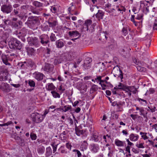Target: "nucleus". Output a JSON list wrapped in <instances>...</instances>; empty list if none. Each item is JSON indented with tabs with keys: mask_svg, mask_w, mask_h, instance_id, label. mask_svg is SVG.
I'll use <instances>...</instances> for the list:
<instances>
[{
	"mask_svg": "<svg viewBox=\"0 0 157 157\" xmlns=\"http://www.w3.org/2000/svg\"><path fill=\"white\" fill-rule=\"evenodd\" d=\"M29 28L34 29L37 28L40 24L39 18L35 16H31L28 17L27 21L25 23Z\"/></svg>",
	"mask_w": 157,
	"mask_h": 157,
	"instance_id": "f257e3e1",
	"label": "nucleus"
},
{
	"mask_svg": "<svg viewBox=\"0 0 157 157\" xmlns=\"http://www.w3.org/2000/svg\"><path fill=\"white\" fill-rule=\"evenodd\" d=\"M9 45L10 49L20 50L22 48L23 44L17 38L12 37L10 39Z\"/></svg>",
	"mask_w": 157,
	"mask_h": 157,
	"instance_id": "f03ea898",
	"label": "nucleus"
},
{
	"mask_svg": "<svg viewBox=\"0 0 157 157\" xmlns=\"http://www.w3.org/2000/svg\"><path fill=\"white\" fill-rule=\"evenodd\" d=\"M17 65L21 68L23 69L27 68L28 67L35 69L36 67L35 63L31 59H28L24 62H19Z\"/></svg>",
	"mask_w": 157,
	"mask_h": 157,
	"instance_id": "7ed1b4c3",
	"label": "nucleus"
},
{
	"mask_svg": "<svg viewBox=\"0 0 157 157\" xmlns=\"http://www.w3.org/2000/svg\"><path fill=\"white\" fill-rule=\"evenodd\" d=\"M39 39L40 43L42 45L44 46L47 45L48 47H51L50 40L48 35L43 34L39 36Z\"/></svg>",
	"mask_w": 157,
	"mask_h": 157,
	"instance_id": "20e7f679",
	"label": "nucleus"
},
{
	"mask_svg": "<svg viewBox=\"0 0 157 157\" xmlns=\"http://www.w3.org/2000/svg\"><path fill=\"white\" fill-rule=\"evenodd\" d=\"M27 40L29 45L39 47L40 45V42L38 38L36 37H29L27 38Z\"/></svg>",
	"mask_w": 157,
	"mask_h": 157,
	"instance_id": "39448f33",
	"label": "nucleus"
},
{
	"mask_svg": "<svg viewBox=\"0 0 157 157\" xmlns=\"http://www.w3.org/2000/svg\"><path fill=\"white\" fill-rule=\"evenodd\" d=\"M1 10L4 14L10 13L13 10V8L12 5L10 3H6L2 5L1 6Z\"/></svg>",
	"mask_w": 157,
	"mask_h": 157,
	"instance_id": "423d86ee",
	"label": "nucleus"
},
{
	"mask_svg": "<svg viewBox=\"0 0 157 157\" xmlns=\"http://www.w3.org/2000/svg\"><path fill=\"white\" fill-rule=\"evenodd\" d=\"M31 117L33 121L36 123L41 122L44 118L42 115L37 112L32 113Z\"/></svg>",
	"mask_w": 157,
	"mask_h": 157,
	"instance_id": "0eeeda50",
	"label": "nucleus"
},
{
	"mask_svg": "<svg viewBox=\"0 0 157 157\" xmlns=\"http://www.w3.org/2000/svg\"><path fill=\"white\" fill-rule=\"evenodd\" d=\"M89 148L90 151L93 153L98 152L100 150L99 145L94 143L91 144L89 146Z\"/></svg>",
	"mask_w": 157,
	"mask_h": 157,
	"instance_id": "6e6552de",
	"label": "nucleus"
},
{
	"mask_svg": "<svg viewBox=\"0 0 157 157\" xmlns=\"http://www.w3.org/2000/svg\"><path fill=\"white\" fill-rule=\"evenodd\" d=\"M54 68V66L52 64L45 63V66L43 68L44 71L46 72L47 73L49 74L52 72Z\"/></svg>",
	"mask_w": 157,
	"mask_h": 157,
	"instance_id": "1a4fd4ad",
	"label": "nucleus"
},
{
	"mask_svg": "<svg viewBox=\"0 0 157 157\" xmlns=\"http://www.w3.org/2000/svg\"><path fill=\"white\" fill-rule=\"evenodd\" d=\"M68 34L69 37L72 38L77 37L76 38L72 39V40L74 41L79 38L81 36V34L77 31H72L68 32Z\"/></svg>",
	"mask_w": 157,
	"mask_h": 157,
	"instance_id": "9d476101",
	"label": "nucleus"
},
{
	"mask_svg": "<svg viewBox=\"0 0 157 157\" xmlns=\"http://www.w3.org/2000/svg\"><path fill=\"white\" fill-rule=\"evenodd\" d=\"M0 89L5 93L10 92V90L9 85L4 82H2L0 84Z\"/></svg>",
	"mask_w": 157,
	"mask_h": 157,
	"instance_id": "9b49d317",
	"label": "nucleus"
},
{
	"mask_svg": "<svg viewBox=\"0 0 157 157\" xmlns=\"http://www.w3.org/2000/svg\"><path fill=\"white\" fill-rule=\"evenodd\" d=\"M25 49L27 55L29 57L34 56L36 55V50L31 47L28 46L25 47Z\"/></svg>",
	"mask_w": 157,
	"mask_h": 157,
	"instance_id": "f8f14e48",
	"label": "nucleus"
},
{
	"mask_svg": "<svg viewBox=\"0 0 157 157\" xmlns=\"http://www.w3.org/2000/svg\"><path fill=\"white\" fill-rule=\"evenodd\" d=\"M33 77L38 81H40L43 80L44 75L42 73L36 71L33 74Z\"/></svg>",
	"mask_w": 157,
	"mask_h": 157,
	"instance_id": "ddd939ff",
	"label": "nucleus"
},
{
	"mask_svg": "<svg viewBox=\"0 0 157 157\" xmlns=\"http://www.w3.org/2000/svg\"><path fill=\"white\" fill-rule=\"evenodd\" d=\"M81 127L76 126L75 127V134L78 136H80L83 135L86 132V129H82Z\"/></svg>",
	"mask_w": 157,
	"mask_h": 157,
	"instance_id": "4468645a",
	"label": "nucleus"
},
{
	"mask_svg": "<svg viewBox=\"0 0 157 157\" xmlns=\"http://www.w3.org/2000/svg\"><path fill=\"white\" fill-rule=\"evenodd\" d=\"M46 21L48 23L50 27H55L57 25V21L53 17H49Z\"/></svg>",
	"mask_w": 157,
	"mask_h": 157,
	"instance_id": "2eb2a0df",
	"label": "nucleus"
},
{
	"mask_svg": "<svg viewBox=\"0 0 157 157\" xmlns=\"http://www.w3.org/2000/svg\"><path fill=\"white\" fill-rule=\"evenodd\" d=\"M7 79V73L4 69L0 71V81H4Z\"/></svg>",
	"mask_w": 157,
	"mask_h": 157,
	"instance_id": "dca6fc26",
	"label": "nucleus"
},
{
	"mask_svg": "<svg viewBox=\"0 0 157 157\" xmlns=\"http://www.w3.org/2000/svg\"><path fill=\"white\" fill-rule=\"evenodd\" d=\"M22 25L21 21L18 20L16 22H12L11 26L13 28L18 29L21 28Z\"/></svg>",
	"mask_w": 157,
	"mask_h": 157,
	"instance_id": "f3484780",
	"label": "nucleus"
},
{
	"mask_svg": "<svg viewBox=\"0 0 157 157\" xmlns=\"http://www.w3.org/2000/svg\"><path fill=\"white\" fill-rule=\"evenodd\" d=\"M9 56L8 55H6L2 54L1 55V59L3 63L6 65H10V64L8 62L9 59Z\"/></svg>",
	"mask_w": 157,
	"mask_h": 157,
	"instance_id": "a211bd4d",
	"label": "nucleus"
},
{
	"mask_svg": "<svg viewBox=\"0 0 157 157\" xmlns=\"http://www.w3.org/2000/svg\"><path fill=\"white\" fill-rule=\"evenodd\" d=\"M21 10L20 8L18 9H14L13 11L11 13V15H14L20 17L21 19L23 18L24 16L21 15Z\"/></svg>",
	"mask_w": 157,
	"mask_h": 157,
	"instance_id": "6ab92c4d",
	"label": "nucleus"
},
{
	"mask_svg": "<svg viewBox=\"0 0 157 157\" xmlns=\"http://www.w3.org/2000/svg\"><path fill=\"white\" fill-rule=\"evenodd\" d=\"M118 86L119 87L120 90L124 91L129 90V88L131 87V86H128L121 82L119 83Z\"/></svg>",
	"mask_w": 157,
	"mask_h": 157,
	"instance_id": "aec40b11",
	"label": "nucleus"
},
{
	"mask_svg": "<svg viewBox=\"0 0 157 157\" xmlns=\"http://www.w3.org/2000/svg\"><path fill=\"white\" fill-rule=\"evenodd\" d=\"M63 40L62 39H59L57 40L55 42V45L57 48H61L64 46Z\"/></svg>",
	"mask_w": 157,
	"mask_h": 157,
	"instance_id": "412c9836",
	"label": "nucleus"
},
{
	"mask_svg": "<svg viewBox=\"0 0 157 157\" xmlns=\"http://www.w3.org/2000/svg\"><path fill=\"white\" fill-rule=\"evenodd\" d=\"M108 47L109 49L110 50H114L117 49V42L113 40L112 44L109 45Z\"/></svg>",
	"mask_w": 157,
	"mask_h": 157,
	"instance_id": "4be33fe9",
	"label": "nucleus"
},
{
	"mask_svg": "<svg viewBox=\"0 0 157 157\" xmlns=\"http://www.w3.org/2000/svg\"><path fill=\"white\" fill-rule=\"evenodd\" d=\"M33 5L35 6L36 8H39V11H40L42 10L41 7H44V4L40 2L36 1H34L33 3Z\"/></svg>",
	"mask_w": 157,
	"mask_h": 157,
	"instance_id": "5701e85b",
	"label": "nucleus"
},
{
	"mask_svg": "<svg viewBox=\"0 0 157 157\" xmlns=\"http://www.w3.org/2000/svg\"><path fill=\"white\" fill-rule=\"evenodd\" d=\"M88 144L87 141L86 140L83 141V143L80 146L79 149L81 151H84L86 150L87 148Z\"/></svg>",
	"mask_w": 157,
	"mask_h": 157,
	"instance_id": "b1692460",
	"label": "nucleus"
},
{
	"mask_svg": "<svg viewBox=\"0 0 157 157\" xmlns=\"http://www.w3.org/2000/svg\"><path fill=\"white\" fill-rule=\"evenodd\" d=\"M45 88L47 90H54L56 88L55 86L52 83H48L45 86Z\"/></svg>",
	"mask_w": 157,
	"mask_h": 157,
	"instance_id": "393cba45",
	"label": "nucleus"
},
{
	"mask_svg": "<svg viewBox=\"0 0 157 157\" xmlns=\"http://www.w3.org/2000/svg\"><path fill=\"white\" fill-rule=\"evenodd\" d=\"M139 136L136 134L131 133L129 136L130 140L132 141H136L138 140Z\"/></svg>",
	"mask_w": 157,
	"mask_h": 157,
	"instance_id": "a878e982",
	"label": "nucleus"
},
{
	"mask_svg": "<svg viewBox=\"0 0 157 157\" xmlns=\"http://www.w3.org/2000/svg\"><path fill=\"white\" fill-rule=\"evenodd\" d=\"M95 16L97 18L100 20V19H102L103 16L104 15V13L101 10H99L98 13L95 14Z\"/></svg>",
	"mask_w": 157,
	"mask_h": 157,
	"instance_id": "bb28decb",
	"label": "nucleus"
},
{
	"mask_svg": "<svg viewBox=\"0 0 157 157\" xmlns=\"http://www.w3.org/2000/svg\"><path fill=\"white\" fill-rule=\"evenodd\" d=\"M58 152H56V154H67V151L65 149L64 145L61 146L58 149Z\"/></svg>",
	"mask_w": 157,
	"mask_h": 157,
	"instance_id": "cd10ccee",
	"label": "nucleus"
},
{
	"mask_svg": "<svg viewBox=\"0 0 157 157\" xmlns=\"http://www.w3.org/2000/svg\"><path fill=\"white\" fill-rule=\"evenodd\" d=\"M45 151V147L43 146L39 145L37 148V152L39 155L43 154L44 152Z\"/></svg>",
	"mask_w": 157,
	"mask_h": 157,
	"instance_id": "c85d7f7f",
	"label": "nucleus"
},
{
	"mask_svg": "<svg viewBox=\"0 0 157 157\" xmlns=\"http://www.w3.org/2000/svg\"><path fill=\"white\" fill-rule=\"evenodd\" d=\"M52 150L50 146L46 148L45 156L46 157H49L52 155Z\"/></svg>",
	"mask_w": 157,
	"mask_h": 157,
	"instance_id": "c756f323",
	"label": "nucleus"
},
{
	"mask_svg": "<svg viewBox=\"0 0 157 157\" xmlns=\"http://www.w3.org/2000/svg\"><path fill=\"white\" fill-rule=\"evenodd\" d=\"M92 135L91 139L93 141L95 142H98L99 141V136L98 133H94Z\"/></svg>",
	"mask_w": 157,
	"mask_h": 157,
	"instance_id": "7c9ffc66",
	"label": "nucleus"
},
{
	"mask_svg": "<svg viewBox=\"0 0 157 157\" xmlns=\"http://www.w3.org/2000/svg\"><path fill=\"white\" fill-rule=\"evenodd\" d=\"M57 34L56 35L54 33H52L49 37L50 42H56L57 40V38L56 37V36H58Z\"/></svg>",
	"mask_w": 157,
	"mask_h": 157,
	"instance_id": "2f4dec72",
	"label": "nucleus"
},
{
	"mask_svg": "<svg viewBox=\"0 0 157 157\" xmlns=\"http://www.w3.org/2000/svg\"><path fill=\"white\" fill-rule=\"evenodd\" d=\"M107 36L105 34H100L99 40H100L103 43H105L106 42L108 38Z\"/></svg>",
	"mask_w": 157,
	"mask_h": 157,
	"instance_id": "473e14b6",
	"label": "nucleus"
},
{
	"mask_svg": "<svg viewBox=\"0 0 157 157\" xmlns=\"http://www.w3.org/2000/svg\"><path fill=\"white\" fill-rule=\"evenodd\" d=\"M61 105H62V107L63 108V112H66L70 110H71L72 109L71 105H64V104L62 102Z\"/></svg>",
	"mask_w": 157,
	"mask_h": 157,
	"instance_id": "72a5a7b5",
	"label": "nucleus"
},
{
	"mask_svg": "<svg viewBox=\"0 0 157 157\" xmlns=\"http://www.w3.org/2000/svg\"><path fill=\"white\" fill-rule=\"evenodd\" d=\"M140 115L143 116L144 118L147 117V111L144 109V108H140Z\"/></svg>",
	"mask_w": 157,
	"mask_h": 157,
	"instance_id": "f704fd0d",
	"label": "nucleus"
},
{
	"mask_svg": "<svg viewBox=\"0 0 157 157\" xmlns=\"http://www.w3.org/2000/svg\"><path fill=\"white\" fill-rule=\"evenodd\" d=\"M17 144L21 147H23L25 145V141L24 139L20 136L19 140H17Z\"/></svg>",
	"mask_w": 157,
	"mask_h": 157,
	"instance_id": "c9c22d12",
	"label": "nucleus"
},
{
	"mask_svg": "<svg viewBox=\"0 0 157 157\" xmlns=\"http://www.w3.org/2000/svg\"><path fill=\"white\" fill-rule=\"evenodd\" d=\"M25 84L27 85L28 83L29 86L31 87H34L35 86V82L32 79H29L28 80H25Z\"/></svg>",
	"mask_w": 157,
	"mask_h": 157,
	"instance_id": "e433bc0d",
	"label": "nucleus"
},
{
	"mask_svg": "<svg viewBox=\"0 0 157 157\" xmlns=\"http://www.w3.org/2000/svg\"><path fill=\"white\" fill-rule=\"evenodd\" d=\"M117 71H119V75H118L115 74L114 75V76L115 77L117 76L118 78H121V80H122L123 78V73L119 67H118V68L117 69Z\"/></svg>",
	"mask_w": 157,
	"mask_h": 157,
	"instance_id": "4c0bfd02",
	"label": "nucleus"
},
{
	"mask_svg": "<svg viewBox=\"0 0 157 157\" xmlns=\"http://www.w3.org/2000/svg\"><path fill=\"white\" fill-rule=\"evenodd\" d=\"M50 145L52 147L53 149L52 153H53L56 154V152L57 150V147L58 144H56L55 142H52L50 144Z\"/></svg>",
	"mask_w": 157,
	"mask_h": 157,
	"instance_id": "58836bf2",
	"label": "nucleus"
},
{
	"mask_svg": "<svg viewBox=\"0 0 157 157\" xmlns=\"http://www.w3.org/2000/svg\"><path fill=\"white\" fill-rule=\"evenodd\" d=\"M124 141H121L118 139H116L115 140V144L118 147H123L124 143Z\"/></svg>",
	"mask_w": 157,
	"mask_h": 157,
	"instance_id": "ea45409f",
	"label": "nucleus"
},
{
	"mask_svg": "<svg viewBox=\"0 0 157 157\" xmlns=\"http://www.w3.org/2000/svg\"><path fill=\"white\" fill-rule=\"evenodd\" d=\"M128 27L129 26L128 25H126L123 27L122 29L121 32L122 34L124 36H126L128 34Z\"/></svg>",
	"mask_w": 157,
	"mask_h": 157,
	"instance_id": "a19ab883",
	"label": "nucleus"
},
{
	"mask_svg": "<svg viewBox=\"0 0 157 157\" xmlns=\"http://www.w3.org/2000/svg\"><path fill=\"white\" fill-rule=\"evenodd\" d=\"M147 3H149V1H146ZM144 7L143 11L144 12L145 14H147V13L149 12V6H147V4L146 3H144Z\"/></svg>",
	"mask_w": 157,
	"mask_h": 157,
	"instance_id": "79ce46f5",
	"label": "nucleus"
},
{
	"mask_svg": "<svg viewBox=\"0 0 157 157\" xmlns=\"http://www.w3.org/2000/svg\"><path fill=\"white\" fill-rule=\"evenodd\" d=\"M98 90V86L95 84H93L91 88H90V93L91 94H93Z\"/></svg>",
	"mask_w": 157,
	"mask_h": 157,
	"instance_id": "37998d69",
	"label": "nucleus"
},
{
	"mask_svg": "<svg viewBox=\"0 0 157 157\" xmlns=\"http://www.w3.org/2000/svg\"><path fill=\"white\" fill-rule=\"evenodd\" d=\"M116 9L118 11H123L125 12L126 10V9L125 7L120 5L116 6Z\"/></svg>",
	"mask_w": 157,
	"mask_h": 157,
	"instance_id": "c03bdc74",
	"label": "nucleus"
},
{
	"mask_svg": "<svg viewBox=\"0 0 157 157\" xmlns=\"http://www.w3.org/2000/svg\"><path fill=\"white\" fill-rule=\"evenodd\" d=\"M50 48L48 47V46L46 47L45 52V54L48 57H49L50 56V54L52 52V50Z\"/></svg>",
	"mask_w": 157,
	"mask_h": 157,
	"instance_id": "a18cd8bd",
	"label": "nucleus"
},
{
	"mask_svg": "<svg viewBox=\"0 0 157 157\" xmlns=\"http://www.w3.org/2000/svg\"><path fill=\"white\" fill-rule=\"evenodd\" d=\"M51 93L52 94L53 97L54 98H59L60 97V94L54 90L51 91Z\"/></svg>",
	"mask_w": 157,
	"mask_h": 157,
	"instance_id": "49530a36",
	"label": "nucleus"
},
{
	"mask_svg": "<svg viewBox=\"0 0 157 157\" xmlns=\"http://www.w3.org/2000/svg\"><path fill=\"white\" fill-rule=\"evenodd\" d=\"M32 6L29 5H23L21 6L20 9L22 10H29L31 7Z\"/></svg>",
	"mask_w": 157,
	"mask_h": 157,
	"instance_id": "de8ad7c7",
	"label": "nucleus"
},
{
	"mask_svg": "<svg viewBox=\"0 0 157 157\" xmlns=\"http://www.w3.org/2000/svg\"><path fill=\"white\" fill-rule=\"evenodd\" d=\"M137 100L139 101L140 104L143 105H146L147 103L146 100L143 99L138 98Z\"/></svg>",
	"mask_w": 157,
	"mask_h": 157,
	"instance_id": "09e8293b",
	"label": "nucleus"
},
{
	"mask_svg": "<svg viewBox=\"0 0 157 157\" xmlns=\"http://www.w3.org/2000/svg\"><path fill=\"white\" fill-rule=\"evenodd\" d=\"M125 151L128 153V154H127V152L125 153V154H126V157H128L131 155L130 153V147L128 145L126 147Z\"/></svg>",
	"mask_w": 157,
	"mask_h": 157,
	"instance_id": "8fccbe9b",
	"label": "nucleus"
},
{
	"mask_svg": "<svg viewBox=\"0 0 157 157\" xmlns=\"http://www.w3.org/2000/svg\"><path fill=\"white\" fill-rule=\"evenodd\" d=\"M91 65V63H89L87 62H84L83 67L85 69H89L90 68Z\"/></svg>",
	"mask_w": 157,
	"mask_h": 157,
	"instance_id": "3c124183",
	"label": "nucleus"
},
{
	"mask_svg": "<svg viewBox=\"0 0 157 157\" xmlns=\"http://www.w3.org/2000/svg\"><path fill=\"white\" fill-rule=\"evenodd\" d=\"M138 70L141 72H145L147 70V69L144 67H142L140 66H137L136 67Z\"/></svg>",
	"mask_w": 157,
	"mask_h": 157,
	"instance_id": "603ef678",
	"label": "nucleus"
},
{
	"mask_svg": "<svg viewBox=\"0 0 157 157\" xmlns=\"http://www.w3.org/2000/svg\"><path fill=\"white\" fill-rule=\"evenodd\" d=\"M30 136L32 140H35L37 139V137L36 134L33 132H31L30 134Z\"/></svg>",
	"mask_w": 157,
	"mask_h": 157,
	"instance_id": "864d4df0",
	"label": "nucleus"
},
{
	"mask_svg": "<svg viewBox=\"0 0 157 157\" xmlns=\"http://www.w3.org/2000/svg\"><path fill=\"white\" fill-rule=\"evenodd\" d=\"M62 61L60 58H56L54 60V64L55 65H56L61 63Z\"/></svg>",
	"mask_w": 157,
	"mask_h": 157,
	"instance_id": "5fc2aeb1",
	"label": "nucleus"
},
{
	"mask_svg": "<svg viewBox=\"0 0 157 157\" xmlns=\"http://www.w3.org/2000/svg\"><path fill=\"white\" fill-rule=\"evenodd\" d=\"M147 133L140 132V134L141 135L142 138L145 140L148 138V137L147 136Z\"/></svg>",
	"mask_w": 157,
	"mask_h": 157,
	"instance_id": "6e6d98bb",
	"label": "nucleus"
},
{
	"mask_svg": "<svg viewBox=\"0 0 157 157\" xmlns=\"http://www.w3.org/2000/svg\"><path fill=\"white\" fill-rule=\"evenodd\" d=\"M4 21V23L5 25L6 26L10 25L11 26V24H12V22L11 21L8 19H4L3 20Z\"/></svg>",
	"mask_w": 157,
	"mask_h": 157,
	"instance_id": "4d7b16f0",
	"label": "nucleus"
},
{
	"mask_svg": "<svg viewBox=\"0 0 157 157\" xmlns=\"http://www.w3.org/2000/svg\"><path fill=\"white\" fill-rule=\"evenodd\" d=\"M67 137L66 136L60 134L59 136V139L63 141V142H65L67 141Z\"/></svg>",
	"mask_w": 157,
	"mask_h": 157,
	"instance_id": "13d9d810",
	"label": "nucleus"
},
{
	"mask_svg": "<svg viewBox=\"0 0 157 157\" xmlns=\"http://www.w3.org/2000/svg\"><path fill=\"white\" fill-rule=\"evenodd\" d=\"M11 137L16 140H18L19 138H20V136H17L16 132L12 134L11 135Z\"/></svg>",
	"mask_w": 157,
	"mask_h": 157,
	"instance_id": "bf43d9fd",
	"label": "nucleus"
},
{
	"mask_svg": "<svg viewBox=\"0 0 157 157\" xmlns=\"http://www.w3.org/2000/svg\"><path fill=\"white\" fill-rule=\"evenodd\" d=\"M92 23V21L90 20H86L85 22L83 23L85 26H89Z\"/></svg>",
	"mask_w": 157,
	"mask_h": 157,
	"instance_id": "052dcab7",
	"label": "nucleus"
},
{
	"mask_svg": "<svg viewBox=\"0 0 157 157\" xmlns=\"http://www.w3.org/2000/svg\"><path fill=\"white\" fill-rule=\"evenodd\" d=\"M144 143H137L136 144V146L138 148H144Z\"/></svg>",
	"mask_w": 157,
	"mask_h": 157,
	"instance_id": "680f3d73",
	"label": "nucleus"
},
{
	"mask_svg": "<svg viewBox=\"0 0 157 157\" xmlns=\"http://www.w3.org/2000/svg\"><path fill=\"white\" fill-rule=\"evenodd\" d=\"M50 10L52 13H56L57 11V9L55 5L51 6Z\"/></svg>",
	"mask_w": 157,
	"mask_h": 157,
	"instance_id": "e2e57ef3",
	"label": "nucleus"
},
{
	"mask_svg": "<svg viewBox=\"0 0 157 157\" xmlns=\"http://www.w3.org/2000/svg\"><path fill=\"white\" fill-rule=\"evenodd\" d=\"M73 152H76V154L77 155L78 157H82V154L79 150L77 149H74L73 150Z\"/></svg>",
	"mask_w": 157,
	"mask_h": 157,
	"instance_id": "0e129e2a",
	"label": "nucleus"
},
{
	"mask_svg": "<svg viewBox=\"0 0 157 157\" xmlns=\"http://www.w3.org/2000/svg\"><path fill=\"white\" fill-rule=\"evenodd\" d=\"M135 16L134 15H131V17L130 18V20L131 21H132L133 23L136 26V25L137 24V22L135 21Z\"/></svg>",
	"mask_w": 157,
	"mask_h": 157,
	"instance_id": "69168bd1",
	"label": "nucleus"
},
{
	"mask_svg": "<svg viewBox=\"0 0 157 157\" xmlns=\"http://www.w3.org/2000/svg\"><path fill=\"white\" fill-rule=\"evenodd\" d=\"M102 76H96V78H94V80L96 82L98 83L99 82H100L101 80Z\"/></svg>",
	"mask_w": 157,
	"mask_h": 157,
	"instance_id": "338daca9",
	"label": "nucleus"
},
{
	"mask_svg": "<svg viewBox=\"0 0 157 157\" xmlns=\"http://www.w3.org/2000/svg\"><path fill=\"white\" fill-rule=\"evenodd\" d=\"M153 29L157 31V19H155L153 25Z\"/></svg>",
	"mask_w": 157,
	"mask_h": 157,
	"instance_id": "774afa93",
	"label": "nucleus"
}]
</instances>
